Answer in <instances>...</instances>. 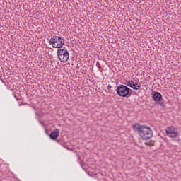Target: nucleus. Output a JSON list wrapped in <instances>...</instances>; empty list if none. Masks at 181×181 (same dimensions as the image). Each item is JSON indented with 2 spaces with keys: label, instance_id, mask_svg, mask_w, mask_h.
Instances as JSON below:
<instances>
[{
  "label": "nucleus",
  "instance_id": "f257e3e1",
  "mask_svg": "<svg viewBox=\"0 0 181 181\" xmlns=\"http://www.w3.org/2000/svg\"><path fill=\"white\" fill-rule=\"evenodd\" d=\"M49 45H51L54 49H62L64 45V39L59 36L52 37L49 40Z\"/></svg>",
  "mask_w": 181,
  "mask_h": 181
},
{
  "label": "nucleus",
  "instance_id": "f03ea898",
  "mask_svg": "<svg viewBox=\"0 0 181 181\" xmlns=\"http://www.w3.org/2000/svg\"><path fill=\"white\" fill-rule=\"evenodd\" d=\"M139 136L141 139H149L150 138H152L153 136V132L152 129H151V127L143 125L141 126V128L140 129V133H139Z\"/></svg>",
  "mask_w": 181,
  "mask_h": 181
},
{
  "label": "nucleus",
  "instance_id": "7ed1b4c3",
  "mask_svg": "<svg viewBox=\"0 0 181 181\" xmlns=\"http://www.w3.org/2000/svg\"><path fill=\"white\" fill-rule=\"evenodd\" d=\"M57 57L62 63H66L69 60V50L65 47L59 48L57 51Z\"/></svg>",
  "mask_w": 181,
  "mask_h": 181
},
{
  "label": "nucleus",
  "instance_id": "20e7f679",
  "mask_svg": "<svg viewBox=\"0 0 181 181\" xmlns=\"http://www.w3.org/2000/svg\"><path fill=\"white\" fill-rule=\"evenodd\" d=\"M131 89L125 85L118 86L116 89V93L119 97H129Z\"/></svg>",
  "mask_w": 181,
  "mask_h": 181
},
{
  "label": "nucleus",
  "instance_id": "39448f33",
  "mask_svg": "<svg viewBox=\"0 0 181 181\" xmlns=\"http://www.w3.org/2000/svg\"><path fill=\"white\" fill-rule=\"evenodd\" d=\"M165 134L168 138H176L179 135V131L175 127L170 126L165 129Z\"/></svg>",
  "mask_w": 181,
  "mask_h": 181
},
{
  "label": "nucleus",
  "instance_id": "423d86ee",
  "mask_svg": "<svg viewBox=\"0 0 181 181\" xmlns=\"http://www.w3.org/2000/svg\"><path fill=\"white\" fill-rule=\"evenodd\" d=\"M127 86L134 90H139V88H141V84H139V83H135L134 81H127Z\"/></svg>",
  "mask_w": 181,
  "mask_h": 181
},
{
  "label": "nucleus",
  "instance_id": "0eeeda50",
  "mask_svg": "<svg viewBox=\"0 0 181 181\" xmlns=\"http://www.w3.org/2000/svg\"><path fill=\"white\" fill-rule=\"evenodd\" d=\"M59 134H60V131H59V129H56L55 130L52 131L49 134L50 139H52V140L57 139V138H59Z\"/></svg>",
  "mask_w": 181,
  "mask_h": 181
},
{
  "label": "nucleus",
  "instance_id": "6e6552de",
  "mask_svg": "<svg viewBox=\"0 0 181 181\" xmlns=\"http://www.w3.org/2000/svg\"><path fill=\"white\" fill-rule=\"evenodd\" d=\"M153 101H156V102L160 101V100H162V94H160V93L159 92H156L153 95Z\"/></svg>",
  "mask_w": 181,
  "mask_h": 181
},
{
  "label": "nucleus",
  "instance_id": "1a4fd4ad",
  "mask_svg": "<svg viewBox=\"0 0 181 181\" xmlns=\"http://www.w3.org/2000/svg\"><path fill=\"white\" fill-rule=\"evenodd\" d=\"M132 128L134 131H137L138 134H139V133L141 132V128H142V126L139 125V124L138 123H136L133 124Z\"/></svg>",
  "mask_w": 181,
  "mask_h": 181
},
{
  "label": "nucleus",
  "instance_id": "9d476101",
  "mask_svg": "<svg viewBox=\"0 0 181 181\" xmlns=\"http://www.w3.org/2000/svg\"><path fill=\"white\" fill-rule=\"evenodd\" d=\"M145 145H148V146H153V145H155V141L153 140H151L148 141H146Z\"/></svg>",
  "mask_w": 181,
  "mask_h": 181
},
{
  "label": "nucleus",
  "instance_id": "9b49d317",
  "mask_svg": "<svg viewBox=\"0 0 181 181\" xmlns=\"http://www.w3.org/2000/svg\"><path fill=\"white\" fill-rule=\"evenodd\" d=\"M110 88H111V85L107 86V89L110 90Z\"/></svg>",
  "mask_w": 181,
  "mask_h": 181
}]
</instances>
